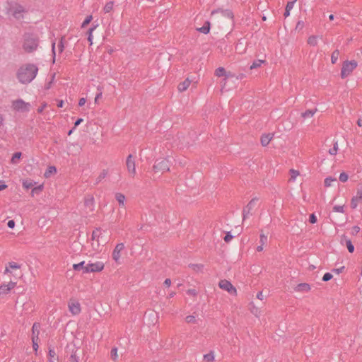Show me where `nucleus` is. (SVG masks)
I'll use <instances>...</instances> for the list:
<instances>
[{
    "label": "nucleus",
    "mask_w": 362,
    "mask_h": 362,
    "mask_svg": "<svg viewBox=\"0 0 362 362\" xmlns=\"http://www.w3.org/2000/svg\"><path fill=\"white\" fill-rule=\"evenodd\" d=\"M38 73V68L34 64H26L21 66L17 71V78L23 84L30 83Z\"/></svg>",
    "instance_id": "1"
},
{
    "label": "nucleus",
    "mask_w": 362,
    "mask_h": 362,
    "mask_svg": "<svg viewBox=\"0 0 362 362\" xmlns=\"http://www.w3.org/2000/svg\"><path fill=\"white\" fill-rule=\"evenodd\" d=\"M39 37L32 33H25L23 35V49L25 52L32 53L37 50L39 46Z\"/></svg>",
    "instance_id": "2"
},
{
    "label": "nucleus",
    "mask_w": 362,
    "mask_h": 362,
    "mask_svg": "<svg viewBox=\"0 0 362 362\" xmlns=\"http://www.w3.org/2000/svg\"><path fill=\"white\" fill-rule=\"evenodd\" d=\"M11 108L14 112H28L31 108V104L30 103L24 101L21 98H18L11 102Z\"/></svg>",
    "instance_id": "3"
},
{
    "label": "nucleus",
    "mask_w": 362,
    "mask_h": 362,
    "mask_svg": "<svg viewBox=\"0 0 362 362\" xmlns=\"http://www.w3.org/2000/svg\"><path fill=\"white\" fill-rule=\"evenodd\" d=\"M357 66L358 63L355 60L344 62L340 73L341 78H345L350 75Z\"/></svg>",
    "instance_id": "4"
},
{
    "label": "nucleus",
    "mask_w": 362,
    "mask_h": 362,
    "mask_svg": "<svg viewBox=\"0 0 362 362\" xmlns=\"http://www.w3.org/2000/svg\"><path fill=\"white\" fill-rule=\"evenodd\" d=\"M153 170L155 172L160 171L162 173L170 170V164L168 160L166 158L158 159L153 165Z\"/></svg>",
    "instance_id": "5"
},
{
    "label": "nucleus",
    "mask_w": 362,
    "mask_h": 362,
    "mask_svg": "<svg viewBox=\"0 0 362 362\" xmlns=\"http://www.w3.org/2000/svg\"><path fill=\"white\" fill-rule=\"evenodd\" d=\"M218 286L227 291L231 296H235L237 295V289L235 287L231 284L230 281L226 279H222L218 283Z\"/></svg>",
    "instance_id": "6"
},
{
    "label": "nucleus",
    "mask_w": 362,
    "mask_h": 362,
    "mask_svg": "<svg viewBox=\"0 0 362 362\" xmlns=\"http://www.w3.org/2000/svg\"><path fill=\"white\" fill-rule=\"evenodd\" d=\"M104 267V263L100 261L89 263L84 267L83 273L100 272L103 270Z\"/></svg>",
    "instance_id": "7"
},
{
    "label": "nucleus",
    "mask_w": 362,
    "mask_h": 362,
    "mask_svg": "<svg viewBox=\"0 0 362 362\" xmlns=\"http://www.w3.org/2000/svg\"><path fill=\"white\" fill-rule=\"evenodd\" d=\"M126 166L130 176L134 177L136 175L135 159L132 154H129L126 159Z\"/></svg>",
    "instance_id": "8"
},
{
    "label": "nucleus",
    "mask_w": 362,
    "mask_h": 362,
    "mask_svg": "<svg viewBox=\"0 0 362 362\" xmlns=\"http://www.w3.org/2000/svg\"><path fill=\"white\" fill-rule=\"evenodd\" d=\"M124 249V244L122 243H118L116 245L115 247L114 248L112 257L113 260L118 264L121 263L120 262V257H121V252Z\"/></svg>",
    "instance_id": "9"
},
{
    "label": "nucleus",
    "mask_w": 362,
    "mask_h": 362,
    "mask_svg": "<svg viewBox=\"0 0 362 362\" xmlns=\"http://www.w3.org/2000/svg\"><path fill=\"white\" fill-rule=\"evenodd\" d=\"M69 310L74 315H78L81 311V305L79 302L75 299H71L68 303Z\"/></svg>",
    "instance_id": "10"
},
{
    "label": "nucleus",
    "mask_w": 362,
    "mask_h": 362,
    "mask_svg": "<svg viewBox=\"0 0 362 362\" xmlns=\"http://www.w3.org/2000/svg\"><path fill=\"white\" fill-rule=\"evenodd\" d=\"M12 15L16 19H21L23 18V13L26 12L24 7L19 4H16L11 8Z\"/></svg>",
    "instance_id": "11"
},
{
    "label": "nucleus",
    "mask_w": 362,
    "mask_h": 362,
    "mask_svg": "<svg viewBox=\"0 0 362 362\" xmlns=\"http://www.w3.org/2000/svg\"><path fill=\"white\" fill-rule=\"evenodd\" d=\"M215 75L218 77L225 76L224 83H226L228 78L235 76L234 74H232L230 72H226V69L223 67L217 68L215 70Z\"/></svg>",
    "instance_id": "12"
},
{
    "label": "nucleus",
    "mask_w": 362,
    "mask_h": 362,
    "mask_svg": "<svg viewBox=\"0 0 362 362\" xmlns=\"http://www.w3.org/2000/svg\"><path fill=\"white\" fill-rule=\"evenodd\" d=\"M257 201V198L252 199L247 205L243 210V219H245L250 214V211L254 207L256 202Z\"/></svg>",
    "instance_id": "13"
},
{
    "label": "nucleus",
    "mask_w": 362,
    "mask_h": 362,
    "mask_svg": "<svg viewBox=\"0 0 362 362\" xmlns=\"http://www.w3.org/2000/svg\"><path fill=\"white\" fill-rule=\"evenodd\" d=\"M216 13H221L223 17L231 19V20H233V18H234L233 12L230 9L218 8L211 12L212 14Z\"/></svg>",
    "instance_id": "14"
},
{
    "label": "nucleus",
    "mask_w": 362,
    "mask_h": 362,
    "mask_svg": "<svg viewBox=\"0 0 362 362\" xmlns=\"http://www.w3.org/2000/svg\"><path fill=\"white\" fill-rule=\"evenodd\" d=\"M21 267V265L14 262H10L8 263L7 266L5 268L4 274H12V269H20Z\"/></svg>",
    "instance_id": "15"
},
{
    "label": "nucleus",
    "mask_w": 362,
    "mask_h": 362,
    "mask_svg": "<svg viewBox=\"0 0 362 362\" xmlns=\"http://www.w3.org/2000/svg\"><path fill=\"white\" fill-rule=\"evenodd\" d=\"M311 289V286L307 283H300L297 285L295 288V291L297 292H308Z\"/></svg>",
    "instance_id": "16"
},
{
    "label": "nucleus",
    "mask_w": 362,
    "mask_h": 362,
    "mask_svg": "<svg viewBox=\"0 0 362 362\" xmlns=\"http://www.w3.org/2000/svg\"><path fill=\"white\" fill-rule=\"evenodd\" d=\"M115 199L119 203V206L124 207V205H125L124 202L126 200L125 196L122 193L117 192L115 194Z\"/></svg>",
    "instance_id": "17"
},
{
    "label": "nucleus",
    "mask_w": 362,
    "mask_h": 362,
    "mask_svg": "<svg viewBox=\"0 0 362 362\" xmlns=\"http://www.w3.org/2000/svg\"><path fill=\"white\" fill-rule=\"evenodd\" d=\"M191 83V81L189 80V78H186L184 81L181 82L178 86H177V88H178V90L180 92H183L185 90H186L188 87L189 86Z\"/></svg>",
    "instance_id": "18"
},
{
    "label": "nucleus",
    "mask_w": 362,
    "mask_h": 362,
    "mask_svg": "<svg viewBox=\"0 0 362 362\" xmlns=\"http://www.w3.org/2000/svg\"><path fill=\"white\" fill-rule=\"evenodd\" d=\"M317 111V108H314V109H312V110H306V111H305V112L301 113V117L303 119H307V118L313 117L314 116V115L316 113Z\"/></svg>",
    "instance_id": "19"
},
{
    "label": "nucleus",
    "mask_w": 362,
    "mask_h": 362,
    "mask_svg": "<svg viewBox=\"0 0 362 362\" xmlns=\"http://www.w3.org/2000/svg\"><path fill=\"white\" fill-rule=\"evenodd\" d=\"M296 0L288 1L286 4V8H285V12L284 13V16L286 18L290 16V12L293 9L294 6V4Z\"/></svg>",
    "instance_id": "20"
},
{
    "label": "nucleus",
    "mask_w": 362,
    "mask_h": 362,
    "mask_svg": "<svg viewBox=\"0 0 362 362\" xmlns=\"http://www.w3.org/2000/svg\"><path fill=\"white\" fill-rule=\"evenodd\" d=\"M272 139V135L270 134H264L261 136V144L263 146H267Z\"/></svg>",
    "instance_id": "21"
},
{
    "label": "nucleus",
    "mask_w": 362,
    "mask_h": 362,
    "mask_svg": "<svg viewBox=\"0 0 362 362\" xmlns=\"http://www.w3.org/2000/svg\"><path fill=\"white\" fill-rule=\"evenodd\" d=\"M98 26V24L94 25L93 24L91 27L88 30V40L90 42V45L93 44V32L96 29Z\"/></svg>",
    "instance_id": "22"
},
{
    "label": "nucleus",
    "mask_w": 362,
    "mask_h": 362,
    "mask_svg": "<svg viewBox=\"0 0 362 362\" xmlns=\"http://www.w3.org/2000/svg\"><path fill=\"white\" fill-rule=\"evenodd\" d=\"M57 173V168L54 165L49 166L45 172L44 176L45 177H50L51 175Z\"/></svg>",
    "instance_id": "23"
},
{
    "label": "nucleus",
    "mask_w": 362,
    "mask_h": 362,
    "mask_svg": "<svg viewBox=\"0 0 362 362\" xmlns=\"http://www.w3.org/2000/svg\"><path fill=\"white\" fill-rule=\"evenodd\" d=\"M197 30L203 34H208L210 31V23L209 22H206L203 26L197 28Z\"/></svg>",
    "instance_id": "24"
},
{
    "label": "nucleus",
    "mask_w": 362,
    "mask_h": 362,
    "mask_svg": "<svg viewBox=\"0 0 362 362\" xmlns=\"http://www.w3.org/2000/svg\"><path fill=\"white\" fill-rule=\"evenodd\" d=\"M265 63H266L265 60L256 59V60L253 61V62L252 63V64L250 66V69H254L260 67L262 66V64H265Z\"/></svg>",
    "instance_id": "25"
},
{
    "label": "nucleus",
    "mask_w": 362,
    "mask_h": 362,
    "mask_svg": "<svg viewBox=\"0 0 362 362\" xmlns=\"http://www.w3.org/2000/svg\"><path fill=\"white\" fill-rule=\"evenodd\" d=\"M289 173L291 175V177L289 179V182H294L296 180V177L300 175V173L298 170L291 169L289 170Z\"/></svg>",
    "instance_id": "26"
},
{
    "label": "nucleus",
    "mask_w": 362,
    "mask_h": 362,
    "mask_svg": "<svg viewBox=\"0 0 362 362\" xmlns=\"http://www.w3.org/2000/svg\"><path fill=\"white\" fill-rule=\"evenodd\" d=\"M57 359V357L56 356V353L54 349L49 348V362H55Z\"/></svg>",
    "instance_id": "27"
},
{
    "label": "nucleus",
    "mask_w": 362,
    "mask_h": 362,
    "mask_svg": "<svg viewBox=\"0 0 362 362\" xmlns=\"http://www.w3.org/2000/svg\"><path fill=\"white\" fill-rule=\"evenodd\" d=\"M114 6V1H110L107 2L103 8V11L105 13H110L112 9Z\"/></svg>",
    "instance_id": "28"
},
{
    "label": "nucleus",
    "mask_w": 362,
    "mask_h": 362,
    "mask_svg": "<svg viewBox=\"0 0 362 362\" xmlns=\"http://www.w3.org/2000/svg\"><path fill=\"white\" fill-rule=\"evenodd\" d=\"M39 333H40V331H37L36 336L32 337L33 348L35 351H37V349H38Z\"/></svg>",
    "instance_id": "29"
},
{
    "label": "nucleus",
    "mask_w": 362,
    "mask_h": 362,
    "mask_svg": "<svg viewBox=\"0 0 362 362\" xmlns=\"http://www.w3.org/2000/svg\"><path fill=\"white\" fill-rule=\"evenodd\" d=\"M318 37L316 35L310 36L308 39V44L310 46H316L317 45Z\"/></svg>",
    "instance_id": "30"
},
{
    "label": "nucleus",
    "mask_w": 362,
    "mask_h": 362,
    "mask_svg": "<svg viewBox=\"0 0 362 362\" xmlns=\"http://www.w3.org/2000/svg\"><path fill=\"white\" fill-rule=\"evenodd\" d=\"M339 56V51L338 49H335L331 55V62L334 64L337 62L338 58Z\"/></svg>",
    "instance_id": "31"
},
{
    "label": "nucleus",
    "mask_w": 362,
    "mask_h": 362,
    "mask_svg": "<svg viewBox=\"0 0 362 362\" xmlns=\"http://www.w3.org/2000/svg\"><path fill=\"white\" fill-rule=\"evenodd\" d=\"M107 174H108L107 170H103L100 173V174L98 176V177L96 178L95 184H98L99 182H100L104 178H105L107 177Z\"/></svg>",
    "instance_id": "32"
},
{
    "label": "nucleus",
    "mask_w": 362,
    "mask_h": 362,
    "mask_svg": "<svg viewBox=\"0 0 362 362\" xmlns=\"http://www.w3.org/2000/svg\"><path fill=\"white\" fill-rule=\"evenodd\" d=\"M204 360L206 362H212L214 361V351H210L209 353L204 355Z\"/></svg>",
    "instance_id": "33"
},
{
    "label": "nucleus",
    "mask_w": 362,
    "mask_h": 362,
    "mask_svg": "<svg viewBox=\"0 0 362 362\" xmlns=\"http://www.w3.org/2000/svg\"><path fill=\"white\" fill-rule=\"evenodd\" d=\"M338 152V141H335L333 144V147L329 150V153L331 156L337 155Z\"/></svg>",
    "instance_id": "34"
},
{
    "label": "nucleus",
    "mask_w": 362,
    "mask_h": 362,
    "mask_svg": "<svg viewBox=\"0 0 362 362\" xmlns=\"http://www.w3.org/2000/svg\"><path fill=\"white\" fill-rule=\"evenodd\" d=\"M85 205L86 206H89L91 210L93 209L94 207V199L93 197H90L85 199Z\"/></svg>",
    "instance_id": "35"
},
{
    "label": "nucleus",
    "mask_w": 362,
    "mask_h": 362,
    "mask_svg": "<svg viewBox=\"0 0 362 362\" xmlns=\"http://www.w3.org/2000/svg\"><path fill=\"white\" fill-rule=\"evenodd\" d=\"M102 234V230L100 228H96L94 230L92 233V238L93 240H97L98 241V239Z\"/></svg>",
    "instance_id": "36"
},
{
    "label": "nucleus",
    "mask_w": 362,
    "mask_h": 362,
    "mask_svg": "<svg viewBox=\"0 0 362 362\" xmlns=\"http://www.w3.org/2000/svg\"><path fill=\"white\" fill-rule=\"evenodd\" d=\"M11 288L8 287L6 284H2L0 286V295H5L10 292Z\"/></svg>",
    "instance_id": "37"
},
{
    "label": "nucleus",
    "mask_w": 362,
    "mask_h": 362,
    "mask_svg": "<svg viewBox=\"0 0 362 362\" xmlns=\"http://www.w3.org/2000/svg\"><path fill=\"white\" fill-rule=\"evenodd\" d=\"M84 264H85V262L84 261H82L78 264H74L73 265V269L75 270V271H79L81 269H83V272L84 271V267L86 266H84Z\"/></svg>",
    "instance_id": "38"
},
{
    "label": "nucleus",
    "mask_w": 362,
    "mask_h": 362,
    "mask_svg": "<svg viewBox=\"0 0 362 362\" xmlns=\"http://www.w3.org/2000/svg\"><path fill=\"white\" fill-rule=\"evenodd\" d=\"M64 40L65 37L64 36H62L58 43V50L59 53L63 52L64 49Z\"/></svg>",
    "instance_id": "39"
},
{
    "label": "nucleus",
    "mask_w": 362,
    "mask_h": 362,
    "mask_svg": "<svg viewBox=\"0 0 362 362\" xmlns=\"http://www.w3.org/2000/svg\"><path fill=\"white\" fill-rule=\"evenodd\" d=\"M346 245L347 247V249L350 253L354 252V246L352 244V242L350 239H346Z\"/></svg>",
    "instance_id": "40"
},
{
    "label": "nucleus",
    "mask_w": 362,
    "mask_h": 362,
    "mask_svg": "<svg viewBox=\"0 0 362 362\" xmlns=\"http://www.w3.org/2000/svg\"><path fill=\"white\" fill-rule=\"evenodd\" d=\"M336 178H332L331 177H327L325 179L324 183L325 187H330L333 182H336Z\"/></svg>",
    "instance_id": "41"
},
{
    "label": "nucleus",
    "mask_w": 362,
    "mask_h": 362,
    "mask_svg": "<svg viewBox=\"0 0 362 362\" xmlns=\"http://www.w3.org/2000/svg\"><path fill=\"white\" fill-rule=\"evenodd\" d=\"M333 211L344 214L345 212L344 206L343 205H335L333 207Z\"/></svg>",
    "instance_id": "42"
},
{
    "label": "nucleus",
    "mask_w": 362,
    "mask_h": 362,
    "mask_svg": "<svg viewBox=\"0 0 362 362\" xmlns=\"http://www.w3.org/2000/svg\"><path fill=\"white\" fill-rule=\"evenodd\" d=\"M185 321L187 323H197V319L195 315H187L185 317Z\"/></svg>",
    "instance_id": "43"
},
{
    "label": "nucleus",
    "mask_w": 362,
    "mask_h": 362,
    "mask_svg": "<svg viewBox=\"0 0 362 362\" xmlns=\"http://www.w3.org/2000/svg\"><path fill=\"white\" fill-rule=\"evenodd\" d=\"M93 17L91 15L87 16L83 22L81 24V28H85L92 21Z\"/></svg>",
    "instance_id": "44"
},
{
    "label": "nucleus",
    "mask_w": 362,
    "mask_h": 362,
    "mask_svg": "<svg viewBox=\"0 0 362 362\" xmlns=\"http://www.w3.org/2000/svg\"><path fill=\"white\" fill-rule=\"evenodd\" d=\"M55 47H56V41H55V40H52V57H53V62H55V57H56Z\"/></svg>",
    "instance_id": "45"
},
{
    "label": "nucleus",
    "mask_w": 362,
    "mask_h": 362,
    "mask_svg": "<svg viewBox=\"0 0 362 362\" xmlns=\"http://www.w3.org/2000/svg\"><path fill=\"white\" fill-rule=\"evenodd\" d=\"M348 178H349V176L346 173L342 172L340 173L339 179L341 182H346Z\"/></svg>",
    "instance_id": "46"
},
{
    "label": "nucleus",
    "mask_w": 362,
    "mask_h": 362,
    "mask_svg": "<svg viewBox=\"0 0 362 362\" xmlns=\"http://www.w3.org/2000/svg\"><path fill=\"white\" fill-rule=\"evenodd\" d=\"M69 361V362H79V357L74 352L70 356Z\"/></svg>",
    "instance_id": "47"
},
{
    "label": "nucleus",
    "mask_w": 362,
    "mask_h": 362,
    "mask_svg": "<svg viewBox=\"0 0 362 362\" xmlns=\"http://www.w3.org/2000/svg\"><path fill=\"white\" fill-rule=\"evenodd\" d=\"M39 327H40V325L37 322H35L33 325V327H32V332H33V336H36L37 333V331H39Z\"/></svg>",
    "instance_id": "48"
},
{
    "label": "nucleus",
    "mask_w": 362,
    "mask_h": 362,
    "mask_svg": "<svg viewBox=\"0 0 362 362\" xmlns=\"http://www.w3.org/2000/svg\"><path fill=\"white\" fill-rule=\"evenodd\" d=\"M361 230V228L359 226H354L352 227L351 228V234L352 235H356Z\"/></svg>",
    "instance_id": "49"
},
{
    "label": "nucleus",
    "mask_w": 362,
    "mask_h": 362,
    "mask_svg": "<svg viewBox=\"0 0 362 362\" xmlns=\"http://www.w3.org/2000/svg\"><path fill=\"white\" fill-rule=\"evenodd\" d=\"M267 236L262 233L260 234V235H259L260 245H264V244L267 243Z\"/></svg>",
    "instance_id": "50"
},
{
    "label": "nucleus",
    "mask_w": 362,
    "mask_h": 362,
    "mask_svg": "<svg viewBox=\"0 0 362 362\" xmlns=\"http://www.w3.org/2000/svg\"><path fill=\"white\" fill-rule=\"evenodd\" d=\"M333 277L332 274L329 272H327L324 274V276H322V281H329L330 279H332Z\"/></svg>",
    "instance_id": "51"
},
{
    "label": "nucleus",
    "mask_w": 362,
    "mask_h": 362,
    "mask_svg": "<svg viewBox=\"0 0 362 362\" xmlns=\"http://www.w3.org/2000/svg\"><path fill=\"white\" fill-rule=\"evenodd\" d=\"M305 23L303 21H298L296 25V30H301L303 29Z\"/></svg>",
    "instance_id": "52"
},
{
    "label": "nucleus",
    "mask_w": 362,
    "mask_h": 362,
    "mask_svg": "<svg viewBox=\"0 0 362 362\" xmlns=\"http://www.w3.org/2000/svg\"><path fill=\"white\" fill-rule=\"evenodd\" d=\"M111 357L115 361L117 358V349L116 347H114L111 350Z\"/></svg>",
    "instance_id": "53"
},
{
    "label": "nucleus",
    "mask_w": 362,
    "mask_h": 362,
    "mask_svg": "<svg viewBox=\"0 0 362 362\" xmlns=\"http://www.w3.org/2000/svg\"><path fill=\"white\" fill-rule=\"evenodd\" d=\"M21 152H16L13 156H12V158H11V162L12 163H16L15 160L16 159H19L21 157Z\"/></svg>",
    "instance_id": "54"
},
{
    "label": "nucleus",
    "mask_w": 362,
    "mask_h": 362,
    "mask_svg": "<svg viewBox=\"0 0 362 362\" xmlns=\"http://www.w3.org/2000/svg\"><path fill=\"white\" fill-rule=\"evenodd\" d=\"M43 189V185H40L37 187H34L33 189H32V193L34 194V193H39L40 192H41Z\"/></svg>",
    "instance_id": "55"
},
{
    "label": "nucleus",
    "mask_w": 362,
    "mask_h": 362,
    "mask_svg": "<svg viewBox=\"0 0 362 362\" xmlns=\"http://www.w3.org/2000/svg\"><path fill=\"white\" fill-rule=\"evenodd\" d=\"M98 90H99V92L96 94L95 98V103L102 97V95H103L102 89L99 86L98 87Z\"/></svg>",
    "instance_id": "56"
},
{
    "label": "nucleus",
    "mask_w": 362,
    "mask_h": 362,
    "mask_svg": "<svg viewBox=\"0 0 362 362\" xmlns=\"http://www.w3.org/2000/svg\"><path fill=\"white\" fill-rule=\"evenodd\" d=\"M309 221L310 223H315L317 222V217L315 214H311L309 217Z\"/></svg>",
    "instance_id": "57"
},
{
    "label": "nucleus",
    "mask_w": 362,
    "mask_h": 362,
    "mask_svg": "<svg viewBox=\"0 0 362 362\" xmlns=\"http://www.w3.org/2000/svg\"><path fill=\"white\" fill-rule=\"evenodd\" d=\"M33 182H30V181H27V180H26V181H24V182H23V186L25 188H26V189H29V188L32 187H33Z\"/></svg>",
    "instance_id": "58"
},
{
    "label": "nucleus",
    "mask_w": 362,
    "mask_h": 362,
    "mask_svg": "<svg viewBox=\"0 0 362 362\" xmlns=\"http://www.w3.org/2000/svg\"><path fill=\"white\" fill-rule=\"evenodd\" d=\"M357 202H358V199L355 197L351 199V207L353 209H355L357 207Z\"/></svg>",
    "instance_id": "59"
},
{
    "label": "nucleus",
    "mask_w": 362,
    "mask_h": 362,
    "mask_svg": "<svg viewBox=\"0 0 362 362\" xmlns=\"http://www.w3.org/2000/svg\"><path fill=\"white\" fill-rule=\"evenodd\" d=\"M233 238V236L230 234V232H228L224 237V241L228 243L232 240Z\"/></svg>",
    "instance_id": "60"
},
{
    "label": "nucleus",
    "mask_w": 362,
    "mask_h": 362,
    "mask_svg": "<svg viewBox=\"0 0 362 362\" xmlns=\"http://www.w3.org/2000/svg\"><path fill=\"white\" fill-rule=\"evenodd\" d=\"M245 76H246L245 74L241 73L238 75L235 74V76H233V78H235L236 80H242V79L245 78Z\"/></svg>",
    "instance_id": "61"
},
{
    "label": "nucleus",
    "mask_w": 362,
    "mask_h": 362,
    "mask_svg": "<svg viewBox=\"0 0 362 362\" xmlns=\"http://www.w3.org/2000/svg\"><path fill=\"white\" fill-rule=\"evenodd\" d=\"M344 267H341L340 268H337V269H333L332 271V272H334L335 274H340L343 272V270L344 269Z\"/></svg>",
    "instance_id": "62"
},
{
    "label": "nucleus",
    "mask_w": 362,
    "mask_h": 362,
    "mask_svg": "<svg viewBox=\"0 0 362 362\" xmlns=\"http://www.w3.org/2000/svg\"><path fill=\"white\" fill-rule=\"evenodd\" d=\"M16 223L13 220H9L7 223V226L9 228H13L15 227Z\"/></svg>",
    "instance_id": "63"
},
{
    "label": "nucleus",
    "mask_w": 362,
    "mask_h": 362,
    "mask_svg": "<svg viewBox=\"0 0 362 362\" xmlns=\"http://www.w3.org/2000/svg\"><path fill=\"white\" fill-rule=\"evenodd\" d=\"M46 107H47V103H44L40 107H39L37 108V112L42 113Z\"/></svg>",
    "instance_id": "64"
}]
</instances>
